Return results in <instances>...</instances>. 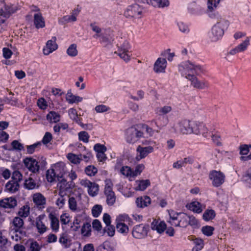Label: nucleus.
<instances>
[{
    "mask_svg": "<svg viewBox=\"0 0 251 251\" xmlns=\"http://www.w3.org/2000/svg\"><path fill=\"white\" fill-rule=\"evenodd\" d=\"M220 0H208L207 14L208 17L217 21L211 28L209 38L212 42H216L224 34L229 25V21L216 11Z\"/></svg>",
    "mask_w": 251,
    "mask_h": 251,
    "instance_id": "f257e3e1",
    "label": "nucleus"
},
{
    "mask_svg": "<svg viewBox=\"0 0 251 251\" xmlns=\"http://www.w3.org/2000/svg\"><path fill=\"white\" fill-rule=\"evenodd\" d=\"M178 68L181 75L189 80L191 76L198 75L204 71L203 68L201 65L194 64L189 61L181 62Z\"/></svg>",
    "mask_w": 251,
    "mask_h": 251,
    "instance_id": "f03ea898",
    "label": "nucleus"
},
{
    "mask_svg": "<svg viewBox=\"0 0 251 251\" xmlns=\"http://www.w3.org/2000/svg\"><path fill=\"white\" fill-rule=\"evenodd\" d=\"M176 131L182 134H190L192 133L199 134L201 132L199 126L194 121L184 120L180 122L176 127Z\"/></svg>",
    "mask_w": 251,
    "mask_h": 251,
    "instance_id": "7ed1b4c3",
    "label": "nucleus"
},
{
    "mask_svg": "<svg viewBox=\"0 0 251 251\" xmlns=\"http://www.w3.org/2000/svg\"><path fill=\"white\" fill-rule=\"evenodd\" d=\"M64 170L61 164L55 165L54 168L48 170L46 173V178L48 181L52 182L54 181H59L64 177Z\"/></svg>",
    "mask_w": 251,
    "mask_h": 251,
    "instance_id": "20e7f679",
    "label": "nucleus"
},
{
    "mask_svg": "<svg viewBox=\"0 0 251 251\" xmlns=\"http://www.w3.org/2000/svg\"><path fill=\"white\" fill-rule=\"evenodd\" d=\"M24 163L29 171L33 173H38L40 166L42 167L47 164L45 159L43 157H41V160L39 162L32 157H26L24 160Z\"/></svg>",
    "mask_w": 251,
    "mask_h": 251,
    "instance_id": "39448f33",
    "label": "nucleus"
},
{
    "mask_svg": "<svg viewBox=\"0 0 251 251\" xmlns=\"http://www.w3.org/2000/svg\"><path fill=\"white\" fill-rule=\"evenodd\" d=\"M143 8L138 4L128 6L124 12V16L126 18L140 19L142 17Z\"/></svg>",
    "mask_w": 251,
    "mask_h": 251,
    "instance_id": "423d86ee",
    "label": "nucleus"
},
{
    "mask_svg": "<svg viewBox=\"0 0 251 251\" xmlns=\"http://www.w3.org/2000/svg\"><path fill=\"white\" fill-rule=\"evenodd\" d=\"M80 184L82 186L87 189V192L89 196L94 197L98 194L99 186L97 183L91 182L87 179H82Z\"/></svg>",
    "mask_w": 251,
    "mask_h": 251,
    "instance_id": "0eeeda50",
    "label": "nucleus"
},
{
    "mask_svg": "<svg viewBox=\"0 0 251 251\" xmlns=\"http://www.w3.org/2000/svg\"><path fill=\"white\" fill-rule=\"evenodd\" d=\"M105 183L104 193L106 197V202L109 205H112L116 201V196L112 190L113 184L110 179H106Z\"/></svg>",
    "mask_w": 251,
    "mask_h": 251,
    "instance_id": "6e6552de",
    "label": "nucleus"
},
{
    "mask_svg": "<svg viewBox=\"0 0 251 251\" xmlns=\"http://www.w3.org/2000/svg\"><path fill=\"white\" fill-rule=\"evenodd\" d=\"M149 230V226L146 224H139L133 227L132 236L136 239H143L147 236Z\"/></svg>",
    "mask_w": 251,
    "mask_h": 251,
    "instance_id": "1a4fd4ad",
    "label": "nucleus"
},
{
    "mask_svg": "<svg viewBox=\"0 0 251 251\" xmlns=\"http://www.w3.org/2000/svg\"><path fill=\"white\" fill-rule=\"evenodd\" d=\"M226 176L221 171L212 170L209 175V178L212 181L214 187H218L222 185L225 180Z\"/></svg>",
    "mask_w": 251,
    "mask_h": 251,
    "instance_id": "9d476101",
    "label": "nucleus"
},
{
    "mask_svg": "<svg viewBox=\"0 0 251 251\" xmlns=\"http://www.w3.org/2000/svg\"><path fill=\"white\" fill-rule=\"evenodd\" d=\"M143 133L137 129L136 128L131 127L128 128L126 131V141L129 144H134L143 136Z\"/></svg>",
    "mask_w": 251,
    "mask_h": 251,
    "instance_id": "9b49d317",
    "label": "nucleus"
},
{
    "mask_svg": "<svg viewBox=\"0 0 251 251\" xmlns=\"http://www.w3.org/2000/svg\"><path fill=\"white\" fill-rule=\"evenodd\" d=\"M130 48L128 42L125 41L118 50L114 53L117 54L124 61L127 62L130 59V55L128 54Z\"/></svg>",
    "mask_w": 251,
    "mask_h": 251,
    "instance_id": "f8f14e48",
    "label": "nucleus"
},
{
    "mask_svg": "<svg viewBox=\"0 0 251 251\" xmlns=\"http://www.w3.org/2000/svg\"><path fill=\"white\" fill-rule=\"evenodd\" d=\"M61 178L62 179L59 180L57 184V187L59 189V194L66 195L67 193L69 192L74 187V183L72 181L67 182L63 177Z\"/></svg>",
    "mask_w": 251,
    "mask_h": 251,
    "instance_id": "ddd939ff",
    "label": "nucleus"
},
{
    "mask_svg": "<svg viewBox=\"0 0 251 251\" xmlns=\"http://www.w3.org/2000/svg\"><path fill=\"white\" fill-rule=\"evenodd\" d=\"M33 201L39 209H43L46 204V199L41 193H36L33 195Z\"/></svg>",
    "mask_w": 251,
    "mask_h": 251,
    "instance_id": "4468645a",
    "label": "nucleus"
},
{
    "mask_svg": "<svg viewBox=\"0 0 251 251\" xmlns=\"http://www.w3.org/2000/svg\"><path fill=\"white\" fill-rule=\"evenodd\" d=\"M189 80L191 82V85L196 89H204L209 87V83L207 81L205 80H200L195 75L191 76Z\"/></svg>",
    "mask_w": 251,
    "mask_h": 251,
    "instance_id": "2eb2a0df",
    "label": "nucleus"
},
{
    "mask_svg": "<svg viewBox=\"0 0 251 251\" xmlns=\"http://www.w3.org/2000/svg\"><path fill=\"white\" fill-rule=\"evenodd\" d=\"M45 217V215H40L38 216L35 220V226L37 232L40 235L44 234L49 229L48 227L43 223V220Z\"/></svg>",
    "mask_w": 251,
    "mask_h": 251,
    "instance_id": "dca6fc26",
    "label": "nucleus"
},
{
    "mask_svg": "<svg viewBox=\"0 0 251 251\" xmlns=\"http://www.w3.org/2000/svg\"><path fill=\"white\" fill-rule=\"evenodd\" d=\"M139 155H138L136 158L138 160L143 159L146 157L150 153L153 152V148L152 146H148L146 147H142L141 146H139L136 150Z\"/></svg>",
    "mask_w": 251,
    "mask_h": 251,
    "instance_id": "f3484780",
    "label": "nucleus"
},
{
    "mask_svg": "<svg viewBox=\"0 0 251 251\" xmlns=\"http://www.w3.org/2000/svg\"><path fill=\"white\" fill-rule=\"evenodd\" d=\"M167 66V61L166 59L158 58L155 61L153 70L157 73H164Z\"/></svg>",
    "mask_w": 251,
    "mask_h": 251,
    "instance_id": "a211bd4d",
    "label": "nucleus"
},
{
    "mask_svg": "<svg viewBox=\"0 0 251 251\" xmlns=\"http://www.w3.org/2000/svg\"><path fill=\"white\" fill-rule=\"evenodd\" d=\"M17 204L15 198L10 197L0 201V206L5 208H14Z\"/></svg>",
    "mask_w": 251,
    "mask_h": 251,
    "instance_id": "6ab92c4d",
    "label": "nucleus"
},
{
    "mask_svg": "<svg viewBox=\"0 0 251 251\" xmlns=\"http://www.w3.org/2000/svg\"><path fill=\"white\" fill-rule=\"evenodd\" d=\"M194 162V159L191 156H188L174 163L173 167L179 169L183 166H185L187 164H192Z\"/></svg>",
    "mask_w": 251,
    "mask_h": 251,
    "instance_id": "aec40b11",
    "label": "nucleus"
},
{
    "mask_svg": "<svg viewBox=\"0 0 251 251\" xmlns=\"http://www.w3.org/2000/svg\"><path fill=\"white\" fill-rule=\"evenodd\" d=\"M151 198L147 196L138 197L136 199V203L139 208H144L148 206L151 203Z\"/></svg>",
    "mask_w": 251,
    "mask_h": 251,
    "instance_id": "412c9836",
    "label": "nucleus"
},
{
    "mask_svg": "<svg viewBox=\"0 0 251 251\" xmlns=\"http://www.w3.org/2000/svg\"><path fill=\"white\" fill-rule=\"evenodd\" d=\"M49 218L50 220V227L51 229L57 232L59 228V222L58 219L56 217L54 214L50 213L49 214Z\"/></svg>",
    "mask_w": 251,
    "mask_h": 251,
    "instance_id": "4be33fe9",
    "label": "nucleus"
},
{
    "mask_svg": "<svg viewBox=\"0 0 251 251\" xmlns=\"http://www.w3.org/2000/svg\"><path fill=\"white\" fill-rule=\"evenodd\" d=\"M151 228L152 230H156L157 232L161 233L166 228V225L164 222H158L156 220H153L151 224Z\"/></svg>",
    "mask_w": 251,
    "mask_h": 251,
    "instance_id": "5701e85b",
    "label": "nucleus"
},
{
    "mask_svg": "<svg viewBox=\"0 0 251 251\" xmlns=\"http://www.w3.org/2000/svg\"><path fill=\"white\" fill-rule=\"evenodd\" d=\"M19 188V183L12 180H9L5 185L6 191L11 193H14L18 191Z\"/></svg>",
    "mask_w": 251,
    "mask_h": 251,
    "instance_id": "b1692460",
    "label": "nucleus"
},
{
    "mask_svg": "<svg viewBox=\"0 0 251 251\" xmlns=\"http://www.w3.org/2000/svg\"><path fill=\"white\" fill-rule=\"evenodd\" d=\"M34 23L36 27L37 28H43L45 25L44 19L42 14L40 13L34 14Z\"/></svg>",
    "mask_w": 251,
    "mask_h": 251,
    "instance_id": "393cba45",
    "label": "nucleus"
},
{
    "mask_svg": "<svg viewBox=\"0 0 251 251\" xmlns=\"http://www.w3.org/2000/svg\"><path fill=\"white\" fill-rule=\"evenodd\" d=\"M178 215L179 223L177 224L179 225V227H186L188 226L189 215L181 212L178 213Z\"/></svg>",
    "mask_w": 251,
    "mask_h": 251,
    "instance_id": "a878e982",
    "label": "nucleus"
},
{
    "mask_svg": "<svg viewBox=\"0 0 251 251\" xmlns=\"http://www.w3.org/2000/svg\"><path fill=\"white\" fill-rule=\"evenodd\" d=\"M169 213L170 216L169 223L171 225L175 226H179V225L177 224L178 223H179V220L178 218V212L171 210L169 212Z\"/></svg>",
    "mask_w": 251,
    "mask_h": 251,
    "instance_id": "bb28decb",
    "label": "nucleus"
},
{
    "mask_svg": "<svg viewBox=\"0 0 251 251\" xmlns=\"http://www.w3.org/2000/svg\"><path fill=\"white\" fill-rule=\"evenodd\" d=\"M169 213L170 216L169 223L171 225L175 226H179V225L177 224L178 223H179V220L178 218V212L171 210L169 212Z\"/></svg>",
    "mask_w": 251,
    "mask_h": 251,
    "instance_id": "cd10ccee",
    "label": "nucleus"
},
{
    "mask_svg": "<svg viewBox=\"0 0 251 251\" xmlns=\"http://www.w3.org/2000/svg\"><path fill=\"white\" fill-rule=\"evenodd\" d=\"M82 100V98L73 95V94L72 93L71 90H69L67 92V94L66 95V100L69 103H74L75 102H78L81 101Z\"/></svg>",
    "mask_w": 251,
    "mask_h": 251,
    "instance_id": "c85d7f7f",
    "label": "nucleus"
},
{
    "mask_svg": "<svg viewBox=\"0 0 251 251\" xmlns=\"http://www.w3.org/2000/svg\"><path fill=\"white\" fill-rule=\"evenodd\" d=\"M24 185L25 187L28 190H32L39 187V185L31 177L25 180Z\"/></svg>",
    "mask_w": 251,
    "mask_h": 251,
    "instance_id": "c756f323",
    "label": "nucleus"
},
{
    "mask_svg": "<svg viewBox=\"0 0 251 251\" xmlns=\"http://www.w3.org/2000/svg\"><path fill=\"white\" fill-rule=\"evenodd\" d=\"M10 234L12 239L17 242L22 238V236L25 234V232L21 229H11Z\"/></svg>",
    "mask_w": 251,
    "mask_h": 251,
    "instance_id": "7c9ffc66",
    "label": "nucleus"
},
{
    "mask_svg": "<svg viewBox=\"0 0 251 251\" xmlns=\"http://www.w3.org/2000/svg\"><path fill=\"white\" fill-rule=\"evenodd\" d=\"M68 159L75 164H79L82 160V154L76 155L72 153H69L67 156Z\"/></svg>",
    "mask_w": 251,
    "mask_h": 251,
    "instance_id": "2f4dec72",
    "label": "nucleus"
},
{
    "mask_svg": "<svg viewBox=\"0 0 251 251\" xmlns=\"http://www.w3.org/2000/svg\"><path fill=\"white\" fill-rule=\"evenodd\" d=\"M24 221L21 218L16 217L13 220L12 224L13 227L11 226V229L17 230L21 229V228H22L24 226Z\"/></svg>",
    "mask_w": 251,
    "mask_h": 251,
    "instance_id": "473e14b6",
    "label": "nucleus"
},
{
    "mask_svg": "<svg viewBox=\"0 0 251 251\" xmlns=\"http://www.w3.org/2000/svg\"><path fill=\"white\" fill-rule=\"evenodd\" d=\"M99 36V37L98 38H99L100 43L106 44L110 43L111 38L108 34V30L107 29L103 30L102 33L100 34V35Z\"/></svg>",
    "mask_w": 251,
    "mask_h": 251,
    "instance_id": "72a5a7b5",
    "label": "nucleus"
},
{
    "mask_svg": "<svg viewBox=\"0 0 251 251\" xmlns=\"http://www.w3.org/2000/svg\"><path fill=\"white\" fill-rule=\"evenodd\" d=\"M60 115L54 112L50 111L47 115V119L50 122L57 123L60 121Z\"/></svg>",
    "mask_w": 251,
    "mask_h": 251,
    "instance_id": "f704fd0d",
    "label": "nucleus"
},
{
    "mask_svg": "<svg viewBox=\"0 0 251 251\" xmlns=\"http://www.w3.org/2000/svg\"><path fill=\"white\" fill-rule=\"evenodd\" d=\"M172 110L171 106L169 105H165L162 107H159L155 109L156 114L158 116H163V115L167 114L170 112Z\"/></svg>",
    "mask_w": 251,
    "mask_h": 251,
    "instance_id": "c9c22d12",
    "label": "nucleus"
},
{
    "mask_svg": "<svg viewBox=\"0 0 251 251\" xmlns=\"http://www.w3.org/2000/svg\"><path fill=\"white\" fill-rule=\"evenodd\" d=\"M216 215L215 212L212 209H207L203 214V219L205 221H209L213 219Z\"/></svg>",
    "mask_w": 251,
    "mask_h": 251,
    "instance_id": "e433bc0d",
    "label": "nucleus"
},
{
    "mask_svg": "<svg viewBox=\"0 0 251 251\" xmlns=\"http://www.w3.org/2000/svg\"><path fill=\"white\" fill-rule=\"evenodd\" d=\"M42 144L40 142L34 143L29 146H26V152L28 154H32L36 151H38L40 149Z\"/></svg>",
    "mask_w": 251,
    "mask_h": 251,
    "instance_id": "4c0bfd02",
    "label": "nucleus"
},
{
    "mask_svg": "<svg viewBox=\"0 0 251 251\" xmlns=\"http://www.w3.org/2000/svg\"><path fill=\"white\" fill-rule=\"evenodd\" d=\"M195 246L192 248V251H199L204 246L203 240L200 238H195L193 240Z\"/></svg>",
    "mask_w": 251,
    "mask_h": 251,
    "instance_id": "58836bf2",
    "label": "nucleus"
},
{
    "mask_svg": "<svg viewBox=\"0 0 251 251\" xmlns=\"http://www.w3.org/2000/svg\"><path fill=\"white\" fill-rule=\"evenodd\" d=\"M189 209L197 213H200L202 211L201 204L198 201H193L190 203Z\"/></svg>",
    "mask_w": 251,
    "mask_h": 251,
    "instance_id": "ea45409f",
    "label": "nucleus"
},
{
    "mask_svg": "<svg viewBox=\"0 0 251 251\" xmlns=\"http://www.w3.org/2000/svg\"><path fill=\"white\" fill-rule=\"evenodd\" d=\"M169 5L168 0H152V6L163 8Z\"/></svg>",
    "mask_w": 251,
    "mask_h": 251,
    "instance_id": "a19ab883",
    "label": "nucleus"
},
{
    "mask_svg": "<svg viewBox=\"0 0 251 251\" xmlns=\"http://www.w3.org/2000/svg\"><path fill=\"white\" fill-rule=\"evenodd\" d=\"M29 207L27 205L22 206L18 211L19 217L26 218L29 214Z\"/></svg>",
    "mask_w": 251,
    "mask_h": 251,
    "instance_id": "79ce46f5",
    "label": "nucleus"
},
{
    "mask_svg": "<svg viewBox=\"0 0 251 251\" xmlns=\"http://www.w3.org/2000/svg\"><path fill=\"white\" fill-rule=\"evenodd\" d=\"M168 121V119L166 116H159L157 122H155V124L157 126L161 128L167 125Z\"/></svg>",
    "mask_w": 251,
    "mask_h": 251,
    "instance_id": "37998d69",
    "label": "nucleus"
},
{
    "mask_svg": "<svg viewBox=\"0 0 251 251\" xmlns=\"http://www.w3.org/2000/svg\"><path fill=\"white\" fill-rule=\"evenodd\" d=\"M90 27L92 28V30L96 33L95 35H93V37L96 39H98L99 37L98 35H100V34L102 33L103 32V30H105L106 29H102L100 28L99 26L96 25L95 24L92 23L90 25Z\"/></svg>",
    "mask_w": 251,
    "mask_h": 251,
    "instance_id": "c03bdc74",
    "label": "nucleus"
},
{
    "mask_svg": "<svg viewBox=\"0 0 251 251\" xmlns=\"http://www.w3.org/2000/svg\"><path fill=\"white\" fill-rule=\"evenodd\" d=\"M116 227L117 231L121 233L126 234L129 231L128 226L125 223L119 222L117 224Z\"/></svg>",
    "mask_w": 251,
    "mask_h": 251,
    "instance_id": "a18cd8bd",
    "label": "nucleus"
},
{
    "mask_svg": "<svg viewBox=\"0 0 251 251\" xmlns=\"http://www.w3.org/2000/svg\"><path fill=\"white\" fill-rule=\"evenodd\" d=\"M12 13H13V12L9 7L4 6L3 8H1L0 10V17L7 18L10 16Z\"/></svg>",
    "mask_w": 251,
    "mask_h": 251,
    "instance_id": "49530a36",
    "label": "nucleus"
},
{
    "mask_svg": "<svg viewBox=\"0 0 251 251\" xmlns=\"http://www.w3.org/2000/svg\"><path fill=\"white\" fill-rule=\"evenodd\" d=\"M76 45L75 44H71L67 50V53L70 56L75 57L77 55V50Z\"/></svg>",
    "mask_w": 251,
    "mask_h": 251,
    "instance_id": "de8ad7c7",
    "label": "nucleus"
},
{
    "mask_svg": "<svg viewBox=\"0 0 251 251\" xmlns=\"http://www.w3.org/2000/svg\"><path fill=\"white\" fill-rule=\"evenodd\" d=\"M91 232V225L88 223L83 224L81 228V234L84 236H90Z\"/></svg>",
    "mask_w": 251,
    "mask_h": 251,
    "instance_id": "09e8293b",
    "label": "nucleus"
},
{
    "mask_svg": "<svg viewBox=\"0 0 251 251\" xmlns=\"http://www.w3.org/2000/svg\"><path fill=\"white\" fill-rule=\"evenodd\" d=\"M85 172L87 175L92 176H94L98 172V169L94 166L89 165L86 167Z\"/></svg>",
    "mask_w": 251,
    "mask_h": 251,
    "instance_id": "8fccbe9b",
    "label": "nucleus"
},
{
    "mask_svg": "<svg viewBox=\"0 0 251 251\" xmlns=\"http://www.w3.org/2000/svg\"><path fill=\"white\" fill-rule=\"evenodd\" d=\"M214 228L211 226H206L202 227L201 232L202 233L207 236H210L213 233Z\"/></svg>",
    "mask_w": 251,
    "mask_h": 251,
    "instance_id": "3c124183",
    "label": "nucleus"
},
{
    "mask_svg": "<svg viewBox=\"0 0 251 251\" xmlns=\"http://www.w3.org/2000/svg\"><path fill=\"white\" fill-rule=\"evenodd\" d=\"M250 44V40L248 38H247L243 42L239 44L236 48L239 52L245 50Z\"/></svg>",
    "mask_w": 251,
    "mask_h": 251,
    "instance_id": "603ef678",
    "label": "nucleus"
},
{
    "mask_svg": "<svg viewBox=\"0 0 251 251\" xmlns=\"http://www.w3.org/2000/svg\"><path fill=\"white\" fill-rule=\"evenodd\" d=\"M56 38L52 37L51 40H49L46 43V46L48 48L54 51L57 49V45L56 43Z\"/></svg>",
    "mask_w": 251,
    "mask_h": 251,
    "instance_id": "864d4df0",
    "label": "nucleus"
},
{
    "mask_svg": "<svg viewBox=\"0 0 251 251\" xmlns=\"http://www.w3.org/2000/svg\"><path fill=\"white\" fill-rule=\"evenodd\" d=\"M188 225H190L194 228H198L200 226L198 221L193 216H189Z\"/></svg>",
    "mask_w": 251,
    "mask_h": 251,
    "instance_id": "5fc2aeb1",
    "label": "nucleus"
},
{
    "mask_svg": "<svg viewBox=\"0 0 251 251\" xmlns=\"http://www.w3.org/2000/svg\"><path fill=\"white\" fill-rule=\"evenodd\" d=\"M78 139L80 141H81L84 143H88L89 142V139L90 136L89 134L85 131H82L78 133Z\"/></svg>",
    "mask_w": 251,
    "mask_h": 251,
    "instance_id": "6e6d98bb",
    "label": "nucleus"
},
{
    "mask_svg": "<svg viewBox=\"0 0 251 251\" xmlns=\"http://www.w3.org/2000/svg\"><path fill=\"white\" fill-rule=\"evenodd\" d=\"M150 184L151 183L149 179L142 180L139 182L138 186V189L137 190L144 191L146 189Z\"/></svg>",
    "mask_w": 251,
    "mask_h": 251,
    "instance_id": "4d7b16f0",
    "label": "nucleus"
},
{
    "mask_svg": "<svg viewBox=\"0 0 251 251\" xmlns=\"http://www.w3.org/2000/svg\"><path fill=\"white\" fill-rule=\"evenodd\" d=\"M12 149L11 150H17L21 151L24 150V148L23 145L17 140H14L11 142Z\"/></svg>",
    "mask_w": 251,
    "mask_h": 251,
    "instance_id": "13d9d810",
    "label": "nucleus"
},
{
    "mask_svg": "<svg viewBox=\"0 0 251 251\" xmlns=\"http://www.w3.org/2000/svg\"><path fill=\"white\" fill-rule=\"evenodd\" d=\"M23 178L22 174L19 171H15L13 172L11 180L19 183Z\"/></svg>",
    "mask_w": 251,
    "mask_h": 251,
    "instance_id": "bf43d9fd",
    "label": "nucleus"
},
{
    "mask_svg": "<svg viewBox=\"0 0 251 251\" xmlns=\"http://www.w3.org/2000/svg\"><path fill=\"white\" fill-rule=\"evenodd\" d=\"M244 181L249 183V187H251V167L246 171L243 176Z\"/></svg>",
    "mask_w": 251,
    "mask_h": 251,
    "instance_id": "052dcab7",
    "label": "nucleus"
},
{
    "mask_svg": "<svg viewBox=\"0 0 251 251\" xmlns=\"http://www.w3.org/2000/svg\"><path fill=\"white\" fill-rule=\"evenodd\" d=\"M102 206L100 205H95L92 209V213L94 217H98L102 211Z\"/></svg>",
    "mask_w": 251,
    "mask_h": 251,
    "instance_id": "680f3d73",
    "label": "nucleus"
},
{
    "mask_svg": "<svg viewBox=\"0 0 251 251\" xmlns=\"http://www.w3.org/2000/svg\"><path fill=\"white\" fill-rule=\"evenodd\" d=\"M120 172L122 175L126 176H132V171L131 168L128 166L122 167Z\"/></svg>",
    "mask_w": 251,
    "mask_h": 251,
    "instance_id": "e2e57ef3",
    "label": "nucleus"
},
{
    "mask_svg": "<svg viewBox=\"0 0 251 251\" xmlns=\"http://www.w3.org/2000/svg\"><path fill=\"white\" fill-rule=\"evenodd\" d=\"M69 206L72 211H75L77 208L76 201L74 197H71L69 199Z\"/></svg>",
    "mask_w": 251,
    "mask_h": 251,
    "instance_id": "0e129e2a",
    "label": "nucleus"
},
{
    "mask_svg": "<svg viewBox=\"0 0 251 251\" xmlns=\"http://www.w3.org/2000/svg\"><path fill=\"white\" fill-rule=\"evenodd\" d=\"M94 151L97 153L105 152L107 150L106 147L100 143H97L94 147Z\"/></svg>",
    "mask_w": 251,
    "mask_h": 251,
    "instance_id": "69168bd1",
    "label": "nucleus"
},
{
    "mask_svg": "<svg viewBox=\"0 0 251 251\" xmlns=\"http://www.w3.org/2000/svg\"><path fill=\"white\" fill-rule=\"evenodd\" d=\"M81 222V220L79 217H75L73 223V225L71 226V228H73V230L75 231H76L80 228V223Z\"/></svg>",
    "mask_w": 251,
    "mask_h": 251,
    "instance_id": "338daca9",
    "label": "nucleus"
},
{
    "mask_svg": "<svg viewBox=\"0 0 251 251\" xmlns=\"http://www.w3.org/2000/svg\"><path fill=\"white\" fill-rule=\"evenodd\" d=\"M144 168L145 166L142 164L137 165L135 167L134 171L132 172V176H137L140 175Z\"/></svg>",
    "mask_w": 251,
    "mask_h": 251,
    "instance_id": "774afa93",
    "label": "nucleus"
}]
</instances>
